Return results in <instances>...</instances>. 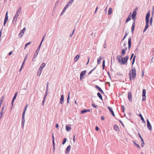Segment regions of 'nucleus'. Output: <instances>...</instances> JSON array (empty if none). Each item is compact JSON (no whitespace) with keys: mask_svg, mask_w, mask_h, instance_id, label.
<instances>
[{"mask_svg":"<svg viewBox=\"0 0 154 154\" xmlns=\"http://www.w3.org/2000/svg\"><path fill=\"white\" fill-rule=\"evenodd\" d=\"M129 58L128 55H127L124 57H122L121 56L117 55V60H118L119 63L121 65L126 64Z\"/></svg>","mask_w":154,"mask_h":154,"instance_id":"obj_1","label":"nucleus"},{"mask_svg":"<svg viewBox=\"0 0 154 154\" xmlns=\"http://www.w3.org/2000/svg\"><path fill=\"white\" fill-rule=\"evenodd\" d=\"M129 79L131 81L132 79L134 80L136 78V72L135 68H132L131 70H130L128 74Z\"/></svg>","mask_w":154,"mask_h":154,"instance_id":"obj_2","label":"nucleus"},{"mask_svg":"<svg viewBox=\"0 0 154 154\" xmlns=\"http://www.w3.org/2000/svg\"><path fill=\"white\" fill-rule=\"evenodd\" d=\"M150 16V11L146 14V16L145 22L146 23V26L143 30V32H144L147 29L149 26V18Z\"/></svg>","mask_w":154,"mask_h":154,"instance_id":"obj_3","label":"nucleus"},{"mask_svg":"<svg viewBox=\"0 0 154 154\" xmlns=\"http://www.w3.org/2000/svg\"><path fill=\"white\" fill-rule=\"evenodd\" d=\"M40 47H41L40 46H38V48L37 50L34 53V54L33 57V59H32V61H35V60L34 59L37 57V55H38V52H39V50L40 49Z\"/></svg>","mask_w":154,"mask_h":154,"instance_id":"obj_4","label":"nucleus"},{"mask_svg":"<svg viewBox=\"0 0 154 154\" xmlns=\"http://www.w3.org/2000/svg\"><path fill=\"white\" fill-rule=\"evenodd\" d=\"M146 122H147V128L149 130H151L152 129V127L151 125V124L150 123L148 119H146Z\"/></svg>","mask_w":154,"mask_h":154,"instance_id":"obj_5","label":"nucleus"},{"mask_svg":"<svg viewBox=\"0 0 154 154\" xmlns=\"http://www.w3.org/2000/svg\"><path fill=\"white\" fill-rule=\"evenodd\" d=\"M26 28L25 27H24L23 29L20 31V32L18 35L20 38H21L22 37L24 34V32Z\"/></svg>","mask_w":154,"mask_h":154,"instance_id":"obj_6","label":"nucleus"},{"mask_svg":"<svg viewBox=\"0 0 154 154\" xmlns=\"http://www.w3.org/2000/svg\"><path fill=\"white\" fill-rule=\"evenodd\" d=\"M128 97L129 100L130 102H132V94L131 92L129 91L128 93Z\"/></svg>","mask_w":154,"mask_h":154,"instance_id":"obj_7","label":"nucleus"},{"mask_svg":"<svg viewBox=\"0 0 154 154\" xmlns=\"http://www.w3.org/2000/svg\"><path fill=\"white\" fill-rule=\"evenodd\" d=\"M128 49L129 50H130L131 45V37H130L128 38Z\"/></svg>","mask_w":154,"mask_h":154,"instance_id":"obj_8","label":"nucleus"},{"mask_svg":"<svg viewBox=\"0 0 154 154\" xmlns=\"http://www.w3.org/2000/svg\"><path fill=\"white\" fill-rule=\"evenodd\" d=\"M21 8H22V7L21 6H20L19 7L18 9L17 10V12L16 13V14L15 15V17H18L19 14L20 13V12L21 11Z\"/></svg>","mask_w":154,"mask_h":154,"instance_id":"obj_9","label":"nucleus"},{"mask_svg":"<svg viewBox=\"0 0 154 154\" xmlns=\"http://www.w3.org/2000/svg\"><path fill=\"white\" fill-rule=\"evenodd\" d=\"M25 121V116L22 115L21 123V127L22 128H23L24 127Z\"/></svg>","mask_w":154,"mask_h":154,"instance_id":"obj_10","label":"nucleus"},{"mask_svg":"<svg viewBox=\"0 0 154 154\" xmlns=\"http://www.w3.org/2000/svg\"><path fill=\"white\" fill-rule=\"evenodd\" d=\"M138 9L137 8H136L133 11L132 14V17H136L137 14V11Z\"/></svg>","mask_w":154,"mask_h":154,"instance_id":"obj_11","label":"nucleus"},{"mask_svg":"<svg viewBox=\"0 0 154 154\" xmlns=\"http://www.w3.org/2000/svg\"><path fill=\"white\" fill-rule=\"evenodd\" d=\"M86 71L84 70L83 71H82L80 74V80H81L83 78V76H84L86 73Z\"/></svg>","mask_w":154,"mask_h":154,"instance_id":"obj_12","label":"nucleus"},{"mask_svg":"<svg viewBox=\"0 0 154 154\" xmlns=\"http://www.w3.org/2000/svg\"><path fill=\"white\" fill-rule=\"evenodd\" d=\"M64 97L63 94L61 95L60 99V102L59 103L63 104L64 103Z\"/></svg>","mask_w":154,"mask_h":154,"instance_id":"obj_13","label":"nucleus"},{"mask_svg":"<svg viewBox=\"0 0 154 154\" xmlns=\"http://www.w3.org/2000/svg\"><path fill=\"white\" fill-rule=\"evenodd\" d=\"M107 108L110 111V112L111 113L112 116L114 117H115V115L114 114V112L112 109L111 108V107L110 106H108Z\"/></svg>","mask_w":154,"mask_h":154,"instance_id":"obj_14","label":"nucleus"},{"mask_svg":"<svg viewBox=\"0 0 154 154\" xmlns=\"http://www.w3.org/2000/svg\"><path fill=\"white\" fill-rule=\"evenodd\" d=\"M114 130L117 132H119L120 131L119 126L116 125H115L113 126Z\"/></svg>","mask_w":154,"mask_h":154,"instance_id":"obj_15","label":"nucleus"},{"mask_svg":"<svg viewBox=\"0 0 154 154\" xmlns=\"http://www.w3.org/2000/svg\"><path fill=\"white\" fill-rule=\"evenodd\" d=\"M95 88H97L98 90L101 92L102 93L104 94V92L101 89V88L98 86L97 85H95Z\"/></svg>","mask_w":154,"mask_h":154,"instance_id":"obj_16","label":"nucleus"},{"mask_svg":"<svg viewBox=\"0 0 154 154\" xmlns=\"http://www.w3.org/2000/svg\"><path fill=\"white\" fill-rule=\"evenodd\" d=\"M71 146L70 145H69L66 148V152H65V153L66 154H69V151L71 149Z\"/></svg>","mask_w":154,"mask_h":154,"instance_id":"obj_17","label":"nucleus"},{"mask_svg":"<svg viewBox=\"0 0 154 154\" xmlns=\"http://www.w3.org/2000/svg\"><path fill=\"white\" fill-rule=\"evenodd\" d=\"M45 64L44 63H42L41 64L40 67L39 68V70L42 71L43 68L45 67Z\"/></svg>","mask_w":154,"mask_h":154,"instance_id":"obj_18","label":"nucleus"},{"mask_svg":"<svg viewBox=\"0 0 154 154\" xmlns=\"http://www.w3.org/2000/svg\"><path fill=\"white\" fill-rule=\"evenodd\" d=\"M90 109H84L82 110L81 111V113L82 114H84L86 112H90Z\"/></svg>","mask_w":154,"mask_h":154,"instance_id":"obj_19","label":"nucleus"},{"mask_svg":"<svg viewBox=\"0 0 154 154\" xmlns=\"http://www.w3.org/2000/svg\"><path fill=\"white\" fill-rule=\"evenodd\" d=\"M17 17H15V16H14V17L12 21V23L13 25H15L16 24V22L17 20Z\"/></svg>","mask_w":154,"mask_h":154,"instance_id":"obj_20","label":"nucleus"},{"mask_svg":"<svg viewBox=\"0 0 154 154\" xmlns=\"http://www.w3.org/2000/svg\"><path fill=\"white\" fill-rule=\"evenodd\" d=\"M139 116L140 117V119L142 121L143 123L145 124L146 122L141 113H140L139 114Z\"/></svg>","mask_w":154,"mask_h":154,"instance_id":"obj_21","label":"nucleus"},{"mask_svg":"<svg viewBox=\"0 0 154 154\" xmlns=\"http://www.w3.org/2000/svg\"><path fill=\"white\" fill-rule=\"evenodd\" d=\"M103 57L101 56H100L99 58L97 60V64H100L101 63V60L103 59Z\"/></svg>","mask_w":154,"mask_h":154,"instance_id":"obj_22","label":"nucleus"},{"mask_svg":"<svg viewBox=\"0 0 154 154\" xmlns=\"http://www.w3.org/2000/svg\"><path fill=\"white\" fill-rule=\"evenodd\" d=\"M135 24L132 23L131 28V32L132 34L134 33V30Z\"/></svg>","mask_w":154,"mask_h":154,"instance_id":"obj_23","label":"nucleus"},{"mask_svg":"<svg viewBox=\"0 0 154 154\" xmlns=\"http://www.w3.org/2000/svg\"><path fill=\"white\" fill-rule=\"evenodd\" d=\"M80 56L79 55H76L74 58L75 62H76L79 59Z\"/></svg>","mask_w":154,"mask_h":154,"instance_id":"obj_24","label":"nucleus"},{"mask_svg":"<svg viewBox=\"0 0 154 154\" xmlns=\"http://www.w3.org/2000/svg\"><path fill=\"white\" fill-rule=\"evenodd\" d=\"M132 142L133 144L138 149H140V147L138 144L135 141H133Z\"/></svg>","mask_w":154,"mask_h":154,"instance_id":"obj_25","label":"nucleus"},{"mask_svg":"<svg viewBox=\"0 0 154 154\" xmlns=\"http://www.w3.org/2000/svg\"><path fill=\"white\" fill-rule=\"evenodd\" d=\"M146 91L145 89H143L142 95V97H146Z\"/></svg>","mask_w":154,"mask_h":154,"instance_id":"obj_26","label":"nucleus"},{"mask_svg":"<svg viewBox=\"0 0 154 154\" xmlns=\"http://www.w3.org/2000/svg\"><path fill=\"white\" fill-rule=\"evenodd\" d=\"M71 128L70 126L66 125V129L67 131H69L71 130Z\"/></svg>","mask_w":154,"mask_h":154,"instance_id":"obj_27","label":"nucleus"},{"mask_svg":"<svg viewBox=\"0 0 154 154\" xmlns=\"http://www.w3.org/2000/svg\"><path fill=\"white\" fill-rule=\"evenodd\" d=\"M112 12V8H110L108 10V15H110Z\"/></svg>","mask_w":154,"mask_h":154,"instance_id":"obj_28","label":"nucleus"},{"mask_svg":"<svg viewBox=\"0 0 154 154\" xmlns=\"http://www.w3.org/2000/svg\"><path fill=\"white\" fill-rule=\"evenodd\" d=\"M97 96L102 101H103L102 97L101 94L100 92L97 93Z\"/></svg>","mask_w":154,"mask_h":154,"instance_id":"obj_29","label":"nucleus"},{"mask_svg":"<svg viewBox=\"0 0 154 154\" xmlns=\"http://www.w3.org/2000/svg\"><path fill=\"white\" fill-rule=\"evenodd\" d=\"M135 58H136V56L135 55L133 58L132 61V69L133 68V66L134 63V62L135 61Z\"/></svg>","mask_w":154,"mask_h":154,"instance_id":"obj_30","label":"nucleus"},{"mask_svg":"<svg viewBox=\"0 0 154 154\" xmlns=\"http://www.w3.org/2000/svg\"><path fill=\"white\" fill-rule=\"evenodd\" d=\"M75 27L74 28V29H73V31H72V33L71 34H70V35H69V37L70 38H71L72 37L73 35V34L74 33V32L75 30Z\"/></svg>","mask_w":154,"mask_h":154,"instance_id":"obj_31","label":"nucleus"},{"mask_svg":"<svg viewBox=\"0 0 154 154\" xmlns=\"http://www.w3.org/2000/svg\"><path fill=\"white\" fill-rule=\"evenodd\" d=\"M131 19V18L130 17H128V18L126 19V20L125 21V23H127Z\"/></svg>","mask_w":154,"mask_h":154,"instance_id":"obj_32","label":"nucleus"},{"mask_svg":"<svg viewBox=\"0 0 154 154\" xmlns=\"http://www.w3.org/2000/svg\"><path fill=\"white\" fill-rule=\"evenodd\" d=\"M70 92H69L68 94V96L67 97V103L68 104L69 103V100L70 99V97H69V94H70Z\"/></svg>","mask_w":154,"mask_h":154,"instance_id":"obj_33","label":"nucleus"},{"mask_svg":"<svg viewBox=\"0 0 154 154\" xmlns=\"http://www.w3.org/2000/svg\"><path fill=\"white\" fill-rule=\"evenodd\" d=\"M153 21V18L152 17H151L150 18V21H149V24L150 26H152V22Z\"/></svg>","mask_w":154,"mask_h":154,"instance_id":"obj_34","label":"nucleus"},{"mask_svg":"<svg viewBox=\"0 0 154 154\" xmlns=\"http://www.w3.org/2000/svg\"><path fill=\"white\" fill-rule=\"evenodd\" d=\"M17 94H18V92H16L14 95V96L13 98V99L14 100H15V99H16V97H17Z\"/></svg>","mask_w":154,"mask_h":154,"instance_id":"obj_35","label":"nucleus"},{"mask_svg":"<svg viewBox=\"0 0 154 154\" xmlns=\"http://www.w3.org/2000/svg\"><path fill=\"white\" fill-rule=\"evenodd\" d=\"M125 49H122L121 52V54L123 56L125 54Z\"/></svg>","mask_w":154,"mask_h":154,"instance_id":"obj_36","label":"nucleus"},{"mask_svg":"<svg viewBox=\"0 0 154 154\" xmlns=\"http://www.w3.org/2000/svg\"><path fill=\"white\" fill-rule=\"evenodd\" d=\"M42 71L39 70L38 69L37 72V75L38 76H40L42 73Z\"/></svg>","mask_w":154,"mask_h":154,"instance_id":"obj_37","label":"nucleus"},{"mask_svg":"<svg viewBox=\"0 0 154 154\" xmlns=\"http://www.w3.org/2000/svg\"><path fill=\"white\" fill-rule=\"evenodd\" d=\"M8 11H7L5 16V20H8Z\"/></svg>","mask_w":154,"mask_h":154,"instance_id":"obj_38","label":"nucleus"},{"mask_svg":"<svg viewBox=\"0 0 154 154\" xmlns=\"http://www.w3.org/2000/svg\"><path fill=\"white\" fill-rule=\"evenodd\" d=\"M52 143L53 144H55L54 142V134L52 133Z\"/></svg>","mask_w":154,"mask_h":154,"instance_id":"obj_39","label":"nucleus"},{"mask_svg":"<svg viewBox=\"0 0 154 154\" xmlns=\"http://www.w3.org/2000/svg\"><path fill=\"white\" fill-rule=\"evenodd\" d=\"M32 42H29L26 43V44H25V47H24V49H26V47H27V46L28 45H29Z\"/></svg>","mask_w":154,"mask_h":154,"instance_id":"obj_40","label":"nucleus"},{"mask_svg":"<svg viewBox=\"0 0 154 154\" xmlns=\"http://www.w3.org/2000/svg\"><path fill=\"white\" fill-rule=\"evenodd\" d=\"M136 17H132V20L133 21V23L134 24H135V18Z\"/></svg>","mask_w":154,"mask_h":154,"instance_id":"obj_41","label":"nucleus"},{"mask_svg":"<svg viewBox=\"0 0 154 154\" xmlns=\"http://www.w3.org/2000/svg\"><path fill=\"white\" fill-rule=\"evenodd\" d=\"M67 140V138H64L63 139V142H62V144L63 145H64V144L65 143H66V141Z\"/></svg>","mask_w":154,"mask_h":154,"instance_id":"obj_42","label":"nucleus"},{"mask_svg":"<svg viewBox=\"0 0 154 154\" xmlns=\"http://www.w3.org/2000/svg\"><path fill=\"white\" fill-rule=\"evenodd\" d=\"M138 136H139V137L140 138L141 142L143 141H144L143 139L141 137V135L139 133H138Z\"/></svg>","mask_w":154,"mask_h":154,"instance_id":"obj_43","label":"nucleus"},{"mask_svg":"<svg viewBox=\"0 0 154 154\" xmlns=\"http://www.w3.org/2000/svg\"><path fill=\"white\" fill-rule=\"evenodd\" d=\"M28 106V105L27 104H26V106L24 107V109L23 110V111H26V109H27V107Z\"/></svg>","mask_w":154,"mask_h":154,"instance_id":"obj_44","label":"nucleus"},{"mask_svg":"<svg viewBox=\"0 0 154 154\" xmlns=\"http://www.w3.org/2000/svg\"><path fill=\"white\" fill-rule=\"evenodd\" d=\"M91 105L94 108H97L98 107V106L97 105H95L93 103H92Z\"/></svg>","mask_w":154,"mask_h":154,"instance_id":"obj_45","label":"nucleus"},{"mask_svg":"<svg viewBox=\"0 0 154 154\" xmlns=\"http://www.w3.org/2000/svg\"><path fill=\"white\" fill-rule=\"evenodd\" d=\"M71 0H70L67 3V4H68L69 5H70V4H71L73 2V1H71Z\"/></svg>","mask_w":154,"mask_h":154,"instance_id":"obj_46","label":"nucleus"},{"mask_svg":"<svg viewBox=\"0 0 154 154\" xmlns=\"http://www.w3.org/2000/svg\"><path fill=\"white\" fill-rule=\"evenodd\" d=\"M122 112H125V106L124 105H122Z\"/></svg>","mask_w":154,"mask_h":154,"instance_id":"obj_47","label":"nucleus"},{"mask_svg":"<svg viewBox=\"0 0 154 154\" xmlns=\"http://www.w3.org/2000/svg\"><path fill=\"white\" fill-rule=\"evenodd\" d=\"M48 91H46V92L45 94V96H44V99H45L46 98V97L48 94Z\"/></svg>","mask_w":154,"mask_h":154,"instance_id":"obj_48","label":"nucleus"},{"mask_svg":"<svg viewBox=\"0 0 154 154\" xmlns=\"http://www.w3.org/2000/svg\"><path fill=\"white\" fill-rule=\"evenodd\" d=\"M8 20L4 19V24H3L4 26H5L6 23L7 22Z\"/></svg>","mask_w":154,"mask_h":154,"instance_id":"obj_49","label":"nucleus"},{"mask_svg":"<svg viewBox=\"0 0 154 154\" xmlns=\"http://www.w3.org/2000/svg\"><path fill=\"white\" fill-rule=\"evenodd\" d=\"M55 144H53V152H54L55 151Z\"/></svg>","mask_w":154,"mask_h":154,"instance_id":"obj_50","label":"nucleus"},{"mask_svg":"<svg viewBox=\"0 0 154 154\" xmlns=\"http://www.w3.org/2000/svg\"><path fill=\"white\" fill-rule=\"evenodd\" d=\"M47 86H46V91H48V82H47Z\"/></svg>","mask_w":154,"mask_h":154,"instance_id":"obj_51","label":"nucleus"},{"mask_svg":"<svg viewBox=\"0 0 154 154\" xmlns=\"http://www.w3.org/2000/svg\"><path fill=\"white\" fill-rule=\"evenodd\" d=\"M4 109H5V106H4L3 105L2 107V108L1 112H3V111L4 110Z\"/></svg>","mask_w":154,"mask_h":154,"instance_id":"obj_52","label":"nucleus"},{"mask_svg":"<svg viewBox=\"0 0 154 154\" xmlns=\"http://www.w3.org/2000/svg\"><path fill=\"white\" fill-rule=\"evenodd\" d=\"M45 99H43V100L42 101V105L43 106H44V105Z\"/></svg>","mask_w":154,"mask_h":154,"instance_id":"obj_53","label":"nucleus"},{"mask_svg":"<svg viewBox=\"0 0 154 154\" xmlns=\"http://www.w3.org/2000/svg\"><path fill=\"white\" fill-rule=\"evenodd\" d=\"M44 39H43V38H42V41H41L39 45V46H40V47H41L42 44L44 41Z\"/></svg>","mask_w":154,"mask_h":154,"instance_id":"obj_54","label":"nucleus"},{"mask_svg":"<svg viewBox=\"0 0 154 154\" xmlns=\"http://www.w3.org/2000/svg\"><path fill=\"white\" fill-rule=\"evenodd\" d=\"M141 142H142V143H141V146L142 147H143L144 146V141H142Z\"/></svg>","mask_w":154,"mask_h":154,"instance_id":"obj_55","label":"nucleus"},{"mask_svg":"<svg viewBox=\"0 0 154 154\" xmlns=\"http://www.w3.org/2000/svg\"><path fill=\"white\" fill-rule=\"evenodd\" d=\"M28 54H26V56L25 57V58L24 59V60H26L27 59V57H28Z\"/></svg>","mask_w":154,"mask_h":154,"instance_id":"obj_56","label":"nucleus"},{"mask_svg":"<svg viewBox=\"0 0 154 154\" xmlns=\"http://www.w3.org/2000/svg\"><path fill=\"white\" fill-rule=\"evenodd\" d=\"M134 53H132L131 55V57L130 58V60H131V59H132V58L134 57Z\"/></svg>","mask_w":154,"mask_h":154,"instance_id":"obj_57","label":"nucleus"},{"mask_svg":"<svg viewBox=\"0 0 154 154\" xmlns=\"http://www.w3.org/2000/svg\"><path fill=\"white\" fill-rule=\"evenodd\" d=\"M95 129L96 131H98L99 130V128L98 126H96L95 128Z\"/></svg>","mask_w":154,"mask_h":154,"instance_id":"obj_58","label":"nucleus"},{"mask_svg":"<svg viewBox=\"0 0 154 154\" xmlns=\"http://www.w3.org/2000/svg\"><path fill=\"white\" fill-rule=\"evenodd\" d=\"M128 34V32H127V31H126L125 32V36L126 37L127 36Z\"/></svg>","mask_w":154,"mask_h":154,"instance_id":"obj_59","label":"nucleus"},{"mask_svg":"<svg viewBox=\"0 0 154 154\" xmlns=\"http://www.w3.org/2000/svg\"><path fill=\"white\" fill-rule=\"evenodd\" d=\"M126 44H127V42L125 41L124 43L123 47H126Z\"/></svg>","mask_w":154,"mask_h":154,"instance_id":"obj_60","label":"nucleus"},{"mask_svg":"<svg viewBox=\"0 0 154 154\" xmlns=\"http://www.w3.org/2000/svg\"><path fill=\"white\" fill-rule=\"evenodd\" d=\"M76 134H75L73 136V141L74 142L75 141V136Z\"/></svg>","mask_w":154,"mask_h":154,"instance_id":"obj_61","label":"nucleus"},{"mask_svg":"<svg viewBox=\"0 0 154 154\" xmlns=\"http://www.w3.org/2000/svg\"><path fill=\"white\" fill-rule=\"evenodd\" d=\"M69 6V5L68 4H67L65 6L64 8L66 9L68 8Z\"/></svg>","mask_w":154,"mask_h":154,"instance_id":"obj_62","label":"nucleus"},{"mask_svg":"<svg viewBox=\"0 0 154 154\" xmlns=\"http://www.w3.org/2000/svg\"><path fill=\"white\" fill-rule=\"evenodd\" d=\"M103 47L104 48H106V45L105 43H105L103 45Z\"/></svg>","mask_w":154,"mask_h":154,"instance_id":"obj_63","label":"nucleus"},{"mask_svg":"<svg viewBox=\"0 0 154 154\" xmlns=\"http://www.w3.org/2000/svg\"><path fill=\"white\" fill-rule=\"evenodd\" d=\"M117 74L118 75H122V74L121 72H118L117 73Z\"/></svg>","mask_w":154,"mask_h":154,"instance_id":"obj_64","label":"nucleus"}]
</instances>
